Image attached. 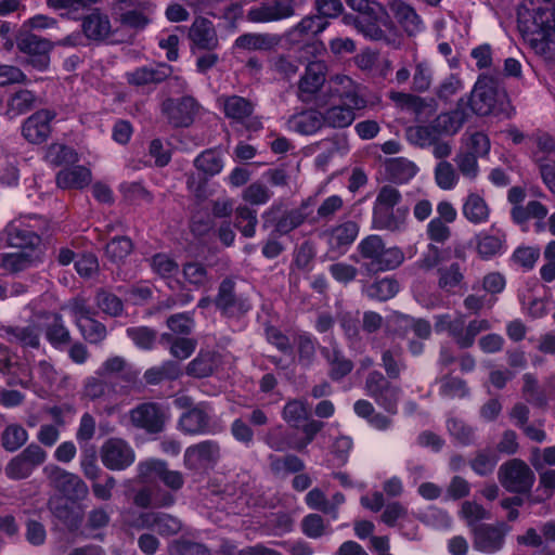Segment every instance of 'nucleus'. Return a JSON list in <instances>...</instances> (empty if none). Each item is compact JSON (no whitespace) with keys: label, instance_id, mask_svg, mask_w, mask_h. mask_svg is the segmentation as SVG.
Wrapping results in <instances>:
<instances>
[{"label":"nucleus","instance_id":"1","mask_svg":"<svg viewBox=\"0 0 555 555\" xmlns=\"http://www.w3.org/2000/svg\"><path fill=\"white\" fill-rule=\"evenodd\" d=\"M467 103L478 116L493 114L509 117L514 111L503 80L488 74L479 75Z\"/></svg>","mask_w":555,"mask_h":555},{"label":"nucleus","instance_id":"2","mask_svg":"<svg viewBox=\"0 0 555 555\" xmlns=\"http://www.w3.org/2000/svg\"><path fill=\"white\" fill-rule=\"evenodd\" d=\"M544 7L533 10L532 22L522 29L530 48L545 61H555V5L543 0Z\"/></svg>","mask_w":555,"mask_h":555},{"label":"nucleus","instance_id":"3","mask_svg":"<svg viewBox=\"0 0 555 555\" xmlns=\"http://www.w3.org/2000/svg\"><path fill=\"white\" fill-rule=\"evenodd\" d=\"M343 22L370 40L382 41L395 49L400 46L397 28L383 5H373V10L362 14H345Z\"/></svg>","mask_w":555,"mask_h":555},{"label":"nucleus","instance_id":"4","mask_svg":"<svg viewBox=\"0 0 555 555\" xmlns=\"http://www.w3.org/2000/svg\"><path fill=\"white\" fill-rule=\"evenodd\" d=\"M362 267L369 273H378L397 269L404 260V254L399 247H386L384 240L377 234H371L360 241L357 246Z\"/></svg>","mask_w":555,"mask_h":555},{"label":"nucleus","instance_id":"5","mask_svg":"<svg viewBox=\"0 0 555 555\" xmlns=\"http://www.w3.org/2000/svg\"><path fill=\"white\" fill-rule=\"evenodd\" d=\"M401 193L391 185L379 189L373 205L374 229L399 232L405 228L408 208H395L401 201Z\"/></svg>","mask_w":555,"mask_h":555},{"label":"nucleus","instance_id":"6","mask_svg":"<svg viewBox=\"0 0 555 555\" xmlns=\"http://www.w3.org/2000/svg\"><path fill=\"white\" fill-rule=\"evenodd\" d=\"M173 67L165 62H156L134 68L126 74L127 82L133 87L160 85L167 81L169 93H182L188 88V82L181 76H172Z\"/></svg>","mask_w":555,"mask_h":555},{"label":"nucleus","instance_id":"7","mask_svg":"<svg viewBox=\"0 0 555 555\" xmlns=\"http://www.w3.org/2000/svg\"><path fill=\"white\" fill-rule=\"evenodd\" d=\"M169 416V406L155 401L142 402L129 411L130 424L150 435L164 431Z\"/></svg>","mask_w":555,"mask_h":555},{"label":"nucleus","instance_id":"8","mask_svg":"<svg viewBox=\"0 0 555 555\" xmlns=\"http://www.w3.org/2000/svg\"><path fill=\"white\" fill-rule=\"evenodd\" d=\"M498 478L506 491L516 494L530 493L535 481L533 470L520 459L503 463L499 467Z\"/></svg>","mask_w":555,"mask_h":555},{"label":"nucleus","instance_id":"9","mask_svg":"<svg viewBox=\"0 0 555 555\" xmlns=\"http://www.w3.org/2000/svg\"><path fill=\"white\" fill-rule=\"evenodd\" d=\"M328 74V66L324 61H310L305 65V70L297 82V98L302 103L318 102L325 104L321 100L320 93L325 86Z\"/></svg>","mask_w":555,"mask_h":555},{"label":"nucleus","instance_id":"10","mask_svg":"<svg viewBox=\"0 0 555 555\" xmlns=\"http://www.w3.org/2000/svg\"><path fill=\"white\" fill-rule=\"evenodd\" d=\"M214 304L222 315L233 319L243 317L251 308L249 299L236 291V282L232 278L221 281Z\"/></svg>","mask_w":555,"mask_h":555},{"label":"nucleus","instance_id":"11","mask_svg":"<svg viewBox=\"0 0 555 555\" xmlns=\"http://www.w3.org/2000/svg\"><path fill=\"white\" fill-rule=\"evenodd\" d=\"M47 456L41 446L31 442L7 463L4 474L11 480L26 479L46 462Z\"/></svg>","mask_w":555,"mask_h":555},{"label":"nucleus","instance_id":"12","mask_svg":"<svg viewBox=\"0 0 555 555\" xmlns=\"http://www.w3.org/2000/svg\"><path fill=\"white\" fill-rule=\"evenodd\" d=\"M113 13L121 26L140 31L151 23L152 4L144 0H116Z\"/></svg>","mask_w":555,"mask_h":555},{"label":"nucleus","instance_id":"13","mask_svg":"<svg viewBox=\"0 0 555 555\" xmlns=\"http://www.w3.org/2000/svg\"><path fill=\"white\" fill-rule=\"evenodd\" d=\"M43 473L50 486L68 499L82 500L88 495V486L78 475L53 464L46 466Z\"/></svg>","mask_w":555,"mask_h":555},{"label":"nucleus","instance_id":"14","mask_svg":"<svg viewBox=\"0 0 555 555\" xmlns=\"http://www.w3.org/2000/svg\"><path fill=\"white\" fill-rule=\"evenodd\" d=\"M359 232L360 225L357 221L346 220L325 229L320 237L326 242L328 254L340 257L354 243Z\"/></svg>","mask_w":555,"mask_h":555},{"label":"nucleus","instance_id":"15","mask_svg":"<svg viewBox=\"0 0 555 555\" xmlns=\"http://www.w3.org/2000/svg\"><path fill=\"white\" fill-rule=\"evenodd\" d=\"M224 116L234 122L243 125L248 131H258L262 128L261 119L253 116L255 104L240 95H227L219 99Z\"/></svg>","mask_w":555,"mask_h":555},{"label":"nucleus","instance_id":"16","mask_svg":"<svg viewBox=\"0 0 555 555\" xmlns=\"http://www.w3.org/2000/svg\"><path fill=\"white\" fill-rule=\"evenodd\" d=\"M509 531L511 527L503 521L498 524L481 522L478 527H473V531H470L473 546L476 551L482 553H495L503 547L505 537Z\"/></svg>","mask_w":555,"mask_h":555},{"label":"nucleus","instance_id":"17","mask_svg":"<svg viewBox=\"0 0 555 555\" xmlns=\"http://www.w3.org/2000/svg\"><path fill=\"white\" fill-rule=\"evenodd\" d=\"M100 456L109 470H125L135 461L134 450L121 438L107 439L100 449Z\"/></svg>","mask_w":555,"mask_h":555},{"label":"nucleus","instance_id":"18","mask_svg":"<svg viewBox=\"0 0 555 555\" xmlns=\"http://www.w3.org/2000/svg\"><path fill=\"white\" fill-rule=\"evenodd\" d=\"M219 459V443L215 440H204L186 448L183 463L189 470L199 473L214 467Z\"/></svg>","mask_w":555,"mask_h":555},{"label":"nucleus","instance_id":"19","mask_svg":"<svg viewBox=\"0 0 555 555\" xmlns=\"http://www.w3.org/2000/svg\"><path fill=\"white\" fill-rule=\"evenodd\" d=\"M197 109L198 104L191 95L180 99L167 98L160 106L162 114L175 128L189 127L193 122Z\"/></svg>","mask_w":555,"mask_h":555},{"label":"nucleus","instance_id":"20","mask_svg":"<svg viewBox=\"0 0 555 555\" xmlns=\"http://www.w3.org/2000/svg\"><path fill=\"white\" fill-rule=\"evenodd\" d=\"M138 477L143 482L158 478L166 487L172 491L180 490L184 485V478L179 470H171L168 464L162 460H147L139 463Z\"/></svg>","mask_w":555,"mask_h":555},{"label":"nucleus","instance_id":"21","mask_svg":"<svg viewBox=\"0 0 555 555\" xmlns=\"http://www.w3.org/2000/svg\"><path fill=\"white\" fill-rule=\"evenodd\" d=\"M295 14V0L262 1L251 7L246 18L251 23H270L288 18Z\"/></svg>","mask_w":555,"mask_h":555},{"label":"nucleus","instance_id":"22","mask_svg":"<svg viewBox=\"0 0 555 555\" xmlns=\"http://www.w3.org/2000/svg\"><path fill=\"white\" fill-rule=\"evenodd\" d=\"M188 38L193 53L195 50L211 52L220 46L215 25L206 17H196L193 21L189 28Z\"/></svg>","mask_w":555,"mask_h":555},{"label":"nucleus","instance_id":"23","mask_svg":"<svg viewBox=\"0 0 555 555\" xmlns=\"http://www.w3.org/2000/svg\"><path fill=\"white\" fill-rule=\"evenodd\" d=\"M56 114L50 109H39L30 115L22 125V134L31 144H41L51 134V121Z\"/></svg>","mask_w":555,"mask_h":555},{"label":"nucleus","instance_id":"24","mask_svg":"<svg viewBox=\"0 0 555 555\" xmlns=\"http://www.w3.org/2000/svg\"><path fill=\"white\" fill-rule=\"evenodd\" d=\"M0 331L8 343L20 345L24 349H39L41 346V327L38 324L2 325Z\"/></svg>","mask_w":555,"mask_h":555},{"label":"nucleus","instance_id":"25","mask_svg":"<svg viewBox=\"0 0 555 555\" xmlns=\"http://www.w3.org/2000/svg\"><path fill=\"white\" fill-rule=\"evenodd\" d=\"M41 262L37 250H20L16 253H0V270L7 274H17L36 267Z\"/></svg>","mask_w":555,"mask_h":555},{"label":"nucleus","instance_id":"26","mask_svg":"<svg viewBox=\"0 0 555 555\" xmlns=\"http://www.w3.org/2000/svg\"><path fill=\"white\" fill-rule=\"evenodd\" d=\"M321 354L328 366L327 375L333 382H340L353 370V362L335 345L322 347Z\"/></svg>","mask_w":555,"mask_h":555},{"label":"nucleus","instance_id":"27","mask_svg":"<svg viewBox=\"0 0 555 555\" xmlns=\"http://www.w3.org/2000/svg\"><path fill=\"white\" fill-rule=\"evenodd\" d=\"M288 125L294 131L304 135H312L325 127L322 111L312 107L292 115Z\"/></svg>","mask_w":555,"mask_h":555},{"label":"nucleus","instance_id":"28","mask_svg":"<svg viewBox=\"0 0 555 555\" xmlns=\"http://www.w3.org/2000/svg\"><path fill=\"white\" fill-rule=\"evenodd\" d=\"M5 242L9 246L22 250H36L41 238L34 231L28 230L18 221H11L4 229Z\"/></svg>","mask_w":555,"mask_h":555},{"label":"nucleus","instance_id":"29","mask_svg":"<svg viewBox=\"0 0 555 555\" xmlns=\"http://www.w3.org/2000/svg\"><path fill=\"white\" fill-rule=\"evenodd\" d=\"M81 28L85 36L93 41H103L112 34L109 17L99 10H94L82 20Z\"/></svg>","mask_w":555,"mask_h":555},{"label":"nucleus","instance_id":"30","mask_svg":"<svg viewBox=\"0 0 555 555\" xmlns=\"http://www.w3.org/2000/svg\"><path fill=\"white\" fill-rule=\"evenodd\" d=\"M317 145L322 150L315 157L319 167H325L335 155H345L349 152V141L345 133H335L321 140Z\"/></svg>","mask_w":555,"mask_h":555},{"label":"nucleus","instance_id":"31","mask_svg":"<svg viewBox=\"0 0 555 555\" xmlns=\"http://www.w3.org/2000/svg\"><path fill=\"white\" fill-rule=\"evenodd\" d=\"M462 212L468 222L479 225L489 221L491 210L482 196L470 193L464 199Z\"/></svg>","mask_w":555,"mask_h":555},{"label":"nucleus","instance_id":"32","mask_svg":"<svg viewBox=\"0 0 555 555\" xmlns=\"http://www.w3.org/2000/svg\"><path fill=\"white\" fill-rule=\"evenodd\" d=\"M209 420V415L204 406L196 405L180 416L179 427L185 434H204L208 430Z\"/></svg>","mask_w":555,"mask_h":555},{"label":"nucleus","instance_id":"33","mask_svg":"<svg viewBox=\"0 0 555 555\" xmlns=\"http://www.w3.org/2000/svg\"><path fill=\"white\" fill-rule=\"evenodd\" d=\"M391 11L397 22L402 26L409 36L421 31L423 22L414 8L401 0L391 3Z\"/></svg>","mask_w":555,"mask_h":555},{"label":"nucleus","instance_id":"34","mask_svg":"<svg viewBox=\"0 0 555 555\" xmlns=\"http://www.w3.org/2000/svg\"><path fill=\"white\" fill-rule=\"evenodd\" d=\"M220 363V354L212 350H201L186 366V374L195 378H204L214 373Z\"/></svg>","mask_w":555,"mask_h":555},{"label":"nucleus","instance_id":"35","mask_svg":"<svg viewBox=\"0 0 555 555\" xmlns=\"http://www.w3.org/2000/svg\"><path fill=\"white\" fill-rule=\"evenodd\" d=\"M474 242L477 255L482 260H490L502 253L505 235L500 233L491 234L482 231L475 235Z\"/></svg>","mask_w":555,"mask_h":555},{"label":"nucleus","instance_id":"36","mask_svg":"<svg viewBox=\"0 0 555 555\" xmlns=\"http://www.w3.org/2000/svg\"><path fill=\"white\" fill-rule=\"evenodd\" d=\"M44 335L48 343L57 350H63L72 343L70 332L60 313L52 314V320L44 326Z\"/></svg>","mask_w":555,"mask_h":555},{"label":"nucleus","instance_id":"37","mask_svg":"<svg viewBox=\"0 0 555 555\" xmlns=\"http://www.w3.org/2000/svg\"><path fill=\"white\" fill-rule=\"evenodd\" d=\"M92 180L91 171L83 166H75L57 172L55 181L61 189H83Z\"/></svg>","mask_w":555,"mask_h":555},{"label":"nucleus","instance_id":"38","mask_svg":"<svg viewBox=\"0 0 555 555\" xmlns=\"http://www.w3.org/2000/svg\"><path fill=\"white\" fill-rule=\"evenodd\" d=\"M464 272L465 268L457 261L439 267L437 270L438 287L443 292L453 293L455 288L463 286Z\"/></svg>","mask_w":555,"mask_h":555},{"label":"nucleus","instance_id":"39","mask_svg":"<svg viewBox=\"0 0 555 555\" xmlns=\"http://www.w3.org/2000/svg\"><path fill=\"white\" fill-rule=\"evenodd\" d=\"M269 468L275 477H284L288 474H298L306 468L305 462L295 454H286L278 456L275 454L268 455Z\"/></svg>","mask_w":555,"mask_h":555},{"label":"nucleus","instance_id":"40","mask_svg":"<svg viewBox=\"0 0 555 555\" xmlns=\"http://www.w3.org/2000/svg\"><path fill=\"white\" fill-rule=\"evenodd\" d=\"M380 365L389 379H399L402 371L406 369L403 359V349L400 345L383 350Z\"/></svg>","mask_w":555,"mask_h":555},{"label":"nucleus","instance_id":"41","mask_svg":"<svg viewBox=\"0 0 555 555\" xmlns=\"http://www.w3.org/2000/svg\"><path fill=\"white\" fill-rule=\"evenodd\" d=\"M278 44L275 36L270 34H243L235 39L234 47L248 51H268Z\"/></svg>","mask_w":555,"mask_h":555},{"label":"nucleus","instance_id":"42","mask_svg":"<svg viewBox=\"0 0 555 555\" xmlns=\"http://www.w3.org/2000/svg\"><path fill=\"white\" fill-rule=\"evenodd\" d=\"M323 113L324 126L333 129H345L352 125L356 113L340 103L327 107Z\"/></svg>","mask_w":555,"mask_h":555},{"label":"nucleus","instance_id":"43","mask_svg":"<svg viewBox=\"0 0 555 555\" xmlns=\"http://www.w3.org/2000/svg\"><path fill=\"white\" fill-rule=\"evenodd\" d=\"M28 431L17 423L4 427L0 436V444L7 452L20 450L28 441Z\"/></svg>","mask_w":555,"mask_h":555},{"label":"nucleus","instance_id":"44","mask_svg":"<svg viewBox=\"0 0 555 555\" xmlns=\"http://www.w3.org/2000/svg\"><path fill=\"white\" fill-rule=\"evenodd\" d=\"M327 25L328 23L320 15L306 16L291 29L289 36L297 40L312 38L322 33Z\"/></svg>","mask_w":555,"mask_h":555},{"label":"nucleus","instance_id":"45","mask_svg":"<svg viewBox=\"0 0 555 555\" xmlns=\"http://www.w3.org/2000/svg\"><path fill=\"white\" fill-rule=\"evenodd\" d=\"M548 209L538 201H530L527 205L513 206L511 218L516 224H525L530 219L542 220L547 216Z\"/></svg>","mask_w":555,"mask_h":555},{"label":"nucleus","instance_id":"46","mask_svg":"<svg viewBox=\"0 0 555 555\" xmlns=\"http://www.w3.org/2000/svg\"><path fill=\"white\" fill-rule=\"evenodd\" d=\"M386 171L393 182L404 183L416 175L417 167L413 162L398 157L386 163Z\"/></svg>","mask_w":555,"mask_h":555},{"label":"nucleus","instance_id":"47","mask_svg":"<svg viewBox=\"0 0 555 555\" xmlns=\"http://www.w3.org/2000/svg\"><path fill=\"white\" fill-rule=\"evenodd\" d=\"M234 212V227L244 237H254L258 224L257 211L247 205H240Z\"/></svg>","mask_w":555,"mask_h":555},{"label":"nucleus","instance_id":"48","mask_svg":"<svg viewBox=\"0 0 555 555\" xmlns=\"http://www.w3.org/2000/svg\"><path fill=\"white\" fill-rule=\"evenodd\" d=\"M99 374L102 376L119 374L128 383H134L138 378V373L131 369L122 357L118 356L107 359L102 364Z\"/></svg>","mask_w":555,"mask_h":555},{"label":"nucleus","instance_id":"49","mask_svg":"<svg viewBox=\"0 0 555 555\" xmlns=\"http://www.w3.org/2000/svg\"><path fill=\"white\" fill-rule=\"evenodd\" d=\"M524 386L521 389L522 397L525 400L537 408H544L547 404V397L544 391L539 386L538 379L534 375L530 373H526L522 376Z\"/></svg>","mask_w":555,"mask_h":555},{"label":"nucleus","instance_id":"50","mask_svg":"<svg viewBox=\"0 0 555 555\" xmlns=\"http://www.w3.org/2000/svg\"><path fill=\"white\" fill-rule=\"evenodd\" d=\"M405 137L411 144L421 149H426L435 143L439 135L430 122L428 125L409 127L405 130Z\"/></svg>","mask_w":555,"mask_h":555},{"label":"nucleus","instance_id":"51","mask_svg":"<svg viewBox=\"0 0 555 555\" xmlns=\"http://www.w3.org/2000/svg\"><path fill=\"white\" fill-rule=\"evenodd\" d=\"M21 367V363L12 361L9 349L5 347V353H0V373L7 377L5 383L9 387L29 388V382L20 377L17 373Z\"/></svg>","mask_w":555,"mask_h":555},{"label":"nucleus","instance_id":"52","mask_svg":"<svg viewBox=\"0 0 555 555\" xmlns=\"http://www.w3.org/2000/svg\"><path fill=\"white\" fill-rule=\"evenodd\" d=\"M44 158L53 166L72 165L78 162L76 151L61 143H52L46 151Z\"/></svg>","mask_w":555,"mask_h":555},{"label":"nucleus","instance_id":"53","mask_svg":"<svg viewBox=\"0 0 555 555\" xmlns=\"http://www.w3.org/2000/svg\"><path fill=\"white\" fill-rule=\"evenodd\" d=\"M195 168L206 177H212L222 170L223 162L216 150H206L194 159Z\"/></svg>","mask_w":555,"mask_h":555},{"label":"nucleus","instance_id":"54","mask_svg":"<svg viewBox=\"0 0 555 555\" xmlns=\"http://www.w3.org/2000/svg\"><path fill=\"white\" fill-rule=\"evenodd\" d=\"M308 214L302 209L286 210L274 224V232L280 235H287L299 228L306 221Z\"/></svg>","mask_w":555,"mask_h":555},{"label":"nucleus","instance_id":"55","mask_svg":"<svg viewBox=\"0 0 555 555\" xmlns=\"http://www.w3.org/2000/svg\"><path fill=\"white\" fill-rule=\"evenodd\" d=\"M464 124L463 114L459 111L453 113H446L438 115L433 121L437 134L441 137L442 134H454L456 133Z\"/></svg>","mask_w":555,"mask_h":555},{"label":"nucleus","instance_id":"56","mask_svg":"<svg viewBox=\"0 0 555 555\" xmlns=\"http://www.w3.org/2000/svg\"><path fill=\"white\" fill-rule=\"evenodd\" d=\"M460 516L465 520L470 531H473V527H478L480 521L489 520L492 517L489 511L474 501L462 503Z\"/></svg>","mask_w":555,"mask_h":555},{"label":"nucleus","instance_id":"57","mask_svg":"<svg viewBox=\"0 0 555 555\" xmlns=\"http://www.w3.org/2000/svg\"><path fill=\"white\" fill-rule=\"evenodd\" d=\"M133 243L128 236L112 238L105 247L106 257L115 263L122 262L132 251Z\"/></svg>","mask_w":555,"mask_h":555},{"label":"nucleus","instance_id":"58","mask_svg":"<svg viewBox=\"0 0 555 555\" xmlns=\"http://www.w3.org/2000/svg\"><path fill=\"white\" fill-rule=\"evenodd\" d=\"M498 463L495 451L486 448L476 452L475 457L469 462L472 469L479 476L492 474Z\"/></svg>","mask_w":555,"mask_h":555},{"label":"nucleus","instance_id":"59","mask_svg":"<svg viewBox=\"0 0 555 555\" xmlns=\"http://www.w3.org/2000/svg\"><path fill=\"white\" fill-rule=\"evenodd\" d=\"M94 301L98 308L111 317H118L122 313L124 304L115 294L100 288L96 291Z\"/></svg>","mask_w":555,"mask_h":555},{"label":"nucleus","instance_id":"60","mask_svg":"<svg viewBox=\"0 0 555 555\" xmlns=\"http://www.w3.org/2000/svg\"><path fill=\"white\" fill-rule=\"evenodd\" d=\"M283 420L294 428H299L300 424L310 416L307 404L301 400L288 401L282 412Z\"/></svg>","mask_w":555,"mask_h":555},{"label":"nucleus","instance_id":"61","mask_svg":"<svg viewBox=\"0 0 555 555\" xmlns=\"http://www.w3.org/2000/svg\"><path fill=\"white\" fill-rule=\"evenodd\" d=\"M398 291L399 283L397 282V280L391 278H384L372 283L367 287L366 294L372 299L386 301L392 298L398 293Z\"/></svg>","mask_w":555,"mask_h":555},{"label":"nucleus","instance_id":"62","mask_svg":"<svg viewBox=\"0 0 555 555\" xmlns=\"http://www.w3.org/2000/svg\"><path fill=\"white\" fill-rule=\"evenodd\" d=\"M439 392L450 399L464 398L469 393V388L464 379L447 374L440 378Z\"/></svg>","mask_w":555,"mask_h":555},{"label":"nucleus","instance_id":"63","mask_svg":"<svg viewBox=\"0 0 555 555\" xmlns=\"http://www.w3.org/2000/svg\"><path fill=\"white\" fill-rule=\"evenodd\" d=\"M35 103L36 95L34 92L21 89L10 98L8 103V113L13 116L25 114L35 106Z\"/></svg>","mask_w":555,"mask_h":555},{"label":"nucleus","instance_id":"64","mask_svg":"<svg viewBox=\"0 0 555 555\" xmlns=\"http://www.w3.org/2000/svg\"><path fill=\"white\" fill-rule=\"evenodd\" d=\"M262 439L263 442L275 452H284L288 449H293L294 446L282 425L268 429Z\"/></svg>","mask_w":555,"mask_h":555}]
</instances>
